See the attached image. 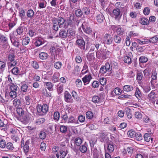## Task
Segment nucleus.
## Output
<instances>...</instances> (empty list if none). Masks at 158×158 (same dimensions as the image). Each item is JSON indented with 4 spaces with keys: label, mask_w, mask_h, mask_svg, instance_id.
<instances>
[{
    "label": "nucleus",
    "mask_w": 158,
    "mask_h": 158,
    "mask_svg": "<svg viewBox=\"0 0 158 158\" xmlns=\"http://www.w3.org/2000/svg\"><path fill=\"white\" fill-rule=\"evenodd\" d=\"M158 40V35H156L153 37L149 40V42L150 43H155Z\"/></svg>",
    "instance_id": "3c124183"
},
{
    "label": "nucleus",
    "mask_w": 158,
    "mask_h": 158,
    "mask_svg": "<svg viewBox=\"0 0 158 158\" xmlns=\"http://www.w3.org/2000/svg\"><path fill=\"white\" fill-rule=\"evenodd\" d=\"M6 93H5L4 97L6 99H5L4 96L3 95L0 94V103L4 105L6 104L8 102V98L6 99Z\"/></svg>",
    "instance_id": "dca6fc26"
},
{
    "label": "nucleus",
    "mask_w": 158,
    "mask_h": 158,
    "mask_svg": "<svg viewBox=\"0 0 158 158\" xmlns=\"http://www.w3.org/2000/svg\"><path fill=\"white\" fill-rule=\"evenodd\" d=\"M114 150V145L111 143L108 144L107 150L109 152H113Z\"/></svg>",
    "instance_id": "e433bc0d"
},
{
    "label": "nucleus",
    "mask_w": 158,
    "mask_h": 158,
    "mask_svg": "<svg viewBox=\"0 0 158 158\" xmlns=\"http://www.w3.org/2000/svg\"><path fill=\"white\" fill-rule=\"evenodd\" d=\"M59 77V73H55L52 77V81L54 83L57 82L58 81Z\"/></svg>",
    "instance_id": "7c9ffc66"
},
{
    "label": "nucleus",
    "mask_w": 158,
    "mask_h": 158,
    "mask_svg": "<svg viewBox=\"0 0 158 158\" xmlns=\"http://www.w3.org/2000/svg\"><path fill=\"white\" fill-rule=\"evenodd\" d=\"M110 52L108 50L103 51L102 53V58L106 59L109 57Z\"/></svg>",
    "instance_id": "2f4dec72"
},
{
    "label": "nucleus",
    "mask_w": 158,
    "mask_h": 158,
    "mask_svg": "<svg viewBox=\"0 0 158 158\" xmlns=\"http://www.w3.org/2000/svg\"><path fill=\"white\" fill-rule=\"evenodd\" d=\"M10 72L13 74L15 75H20L19 74L20 70L19 68L17 67H14L10 70Z\"/></svg>",
    "instance_id": "6ab92c4d"
},
{
    "label": "nucleus",
    "mask_w": 158,
    "mask_h": 158,
    "mask_svg": "<svg viewBox=\"0 0 158 158\" xmlns=\"http://www.w3.org/2000/svg\"><path fill=\"white\" fill-rule=\"evenodd\" d=\"M156 96L155 93L154 91H152L148 95V98L149 100L152 102H154L155 101Z\"/></svg>",
    "instance_id": "b1692460"
},
{
    "label": "nucleus",
    "mask_w": 158,
    "mask_h": 158,
    "mask_svg": "<svg viewBox=\"0 0 158 158\" xmlns=\"http://www.w3.org/2000/svg\"><path fill=\"white\" fill-rule=\"evenodd\" d=\"M135 139L138 141H140L143 139L142 135L140 132L135 133Z\"/></svg>",
    "instance_id": "09e8293b"
},
{
    "label": "nucleus",
    "mask_w": 158,
    "mask_h": 158,
    "mask_svg": "<svg viewBox=\"0 0 158 158\" xmlns=\"http://www.w3.org/2000/svg\"><path fill=\"white\" fill-rule=\"evenodd\" d=\"M92 101L95 103H98L100 101V98L97 96H94L92 98Z\"/></svg>",
    "instance_id": "0e129e2a"
},
{
    "label": "nucleus",
    "mask_w": 158,
    "mask_h": 158,
    "mask_svg": "<svg viewBox=\"0 0 158 158\" xmlns=\"http://www.w3.org/2000/svg\"><path fill=\"white\" fill-rule=\"evenodd\" d=\"M52 29L55 30V31H57L59 30V25L57 23V22L55 20V19L52 20Z\"/></svg>",
    "instance_id": "5701e85b"
},
{
    "label": "nucleus",
    "mask_w": 158,
    "mask_h": 158,
    "mask_svg": "<svg viewBox=\"0 0 158 158\" xmlns=\"http://www.w3.org/2000/svg\"><path fill=\"white\" fill-rule=\"evenodd\" d=\"M13 105L16 107L20 106L21 101L19 99L15 98L13 101Z\"/></svg>",
    "instance_id": "a19ab883"
},
{
    "label": "nucleus",
    "mask_w": 158,
    "mask_h": 158,
    "mask_svg": "<svg viewBox=\"0 0 158 158\" xmlns=\"http://www.w3.org/2000/svg\"><path fill=\"white\" fill-rule=\"evenodd\" d=\"M31 64L33 68L35 69H38L39 68L38 63L36 61H32Z\"/></svg>",
    "instance_id": "774afa93"
},
{
    "label": "nucleus",
    "mask_w": 158,
    "mask_h": 158,
    "mask_svg": "<svg viewBox=\"0 0 158 158\" xmlns=\"http://www.w3.org/2000/svg\"><path fill=\"white\" fill-rule=\"evenodd\" d=\"M28 88V86L27 85L25 84H22L21 87V89L23 92H26L27 91Z\"/></svg>",
    "instance_id": "49530a36"
},
{
    "label": "nucleus",
    "mask_w": 158,
    "mask_h": 158,
    "mask_svg": "<svg viewBox=\"0 0 158 158\" xmlns=\"http://www.w3.org/2000/svg\"><path fill=\"white\" fill-rule=\"evenodd\" d=\"M135 132L133 130H129L127 132V135L130 138L135 137Z\"/></svg>",
    "instance_id": "72a5a7b5"
},
{
    "label": "nucleus",
    "mask_w": 158,
    "mask_h": 158,
    "mask_svg": "<svg viewBox=\"0 0 158 158\" xmlns=\"http://www.w3.org/2000/svg\"><path fill=\"white\" fill-rule=\"evenodd\" d=\"M76 45L81 50H85V42L82 37H81L77 39L76 41Z\"/></svg>",
    "instance_id": "39448f33"
},
{
    "label": "nucleus",
    "mask_w": 158,
    "mask_h": 158,
    "mask_svg": "<svg viewBox=\"0 0 158 158\" xmlns=\"http://www.w3.org/2000/svg\"><path fill=\"white\" fill-rule=\"evenodd\" d=\"M68 37L70 38L73 39L75 36L76 32L71 28H69L67 30Z\"/></svg>",
    "instance_id": "2eb2a0df"
},
{
    "label": "nucleus",
    "mask_w": 158,
    "mask_h": 158,
    "mask_svg": "<svg viewBox=\"0 0 158 158\" xmlns=\"http://www.w3.org/2000/svg\"><path fill=\"white\" fill-rule=\"evenodd\" d=\"M133 89V88L132 85H125L123 87V90L127 92L131 91Z\"/></svg>",
    "instance_id": "c9c22d12"
},
{
    "label": "nucleus",
    "mask_w": 158,
    "mask_h": 158,
    "mask_svg": "<svg viewBox=\"0 0 158 158\" xmlns=\"http://www.w3.org/2000/svg\"><path fill=\"white\" fill-rule=\"evenodd\" d=\"M135 95L138 99L140 100L141 99L142 97V95L141 92L140 90L138 87H136V88Z\"/></svg>",
    "instance_id": "a211bd4d"
},
{
    "label": "nucleus",
    "mask_w": 158,
    "mask_h": 158,
    "mask_svg": "<svg viewBox=\"0 0 158 158\" xmlns=\"http://www.w3.org/2000/svg\"><path fill=\"white\" fill-rule=\"evenodd\" d=\"M35 41L34 43V44L36 47H38L44 43V39L41 37H37L35 39Z\"/></svg>",
    "instance_id": "4468645a"
},
{
    "label": "nucleus",
    "mask_w": 158,
    "mask_h": 158,
    "mask_svg": "<svg viewBox=\"0 0 158 158\" xmlns=\"http://www.w3.org/2000/svg\"><path fill=\"white\" fill-rule=\"evenodd\" d=\"M18 63V62L15 60L12 61H8L7 63V64L9 69L11 68L12 67H15Z\"/></svg>",
    "instance_id": "aec40b11"
},
{
    "label": "nucleus",
    "mask_w": 158,
    "mask_h": 158,
    "mask_svg": "<svg viewBox=\"0 0 158 158\" xmlns=\"http://www.w3.org/2000/svg\"><path fill=\"white\" fill-rule=\"evenodd\" d=\"M140 62L143 63H145L148 61V58L145 56H141L139 59Z\"/></svg>",
    "instance_id": "603ef678"
},
{
    "label": "nucleus",
    "mask_w": 158,
    "mask_h": 158,
    "mask_svg": "<svg viewBox=\"0 0 158 158\" xmlns=\"http://www.w3.org/2000/svg\"><path fill=\"white\" fill-rule=\"evenodd\" d=\"M123 60L126 63L130 64L131 62V58L128 56H125L123 58Z\"/></svg>",
    "instance_id": "4d7b16f0"
},
{
    "label": "nucleus",
    "mask_w": 158,
    "mask_h": 158,
    "mask_svg": "<svg viewBox=\"0 0 158 158\" xmlns=\"http://www.w3.org/2000/svg\"><path fill=\"white\" fill-rule=\"evenodd\" d=\"M6 142L5 140L1 139L0 141V147L2 148H4L6 146Z\"/></svg>",
    "instance_id": "338daca9"
},
{
    "label": "nucleus",
    "mask_w": 158,
    "mask_h": 158,
    "mask_svg": "<svg viewBox=\"0 0 158 158\" xmlns=\"http://www.w3.org/2000/svg\"><path fill=\"white\" fill-rule=\"evenodd\" d=\"M82 143V139L79 137L76 138L74 140V144L76 146H80Z\"/></svg>",
    "instance_id": "c85d7f7f"
},
{
    "label": "nucleus",
    "mask_w": 158,
    "mask_h": 158,
    "mask_svg": "<svg viewBox=\"0 0 158 158\" xmlns=\"http://www.w3.org/2000/svg\"><path fill=\"white\" fill-rule=\"evenodd\" d=\"M86 23L85 22L83 23L82 24L81 27L85 33L88 35H92L93 33L92 30L91 28L87 26Z\"/></svg>",
    "instance_id": "0eeeda50"
},
{
    "label": "nucleus",
    "mask_w": 158,
    "mask_h": 158,
    "mask_svg": "<svg viewBox=\"0 0 158 158\" xmlns=\"http://www.w3.org/2000/svg\"><path fill=\"white\" fill-rule=\"evenodd\" d=\"M140 23L144 25H148L149 24V21L148 19L146 18H142L140 20Z\"/></svg>",
    "instance_id": "ea45409f"
},
{
    "label": "nucleus",
    "mask_w": 158,
    "mask_h": 158,
    "mask_svg": "<svg viewBox=\"0 0 158 158\" xmlns=\"http://www.w3.org/2000/svg\"><path fill=\"white\" fill-rule=\"evenodd\" d=\"M54 119L58 121L60 118V114L59 113L58 111H56L53 114Z\"/></svg>",
    "instance_id": "864d4df0"
},
{
    "label": "nucleus",
    "mask_w": 158,
    "mask_h": 158,
    "mask_svg": "<svg viewBox=\"0 0 158 158\" xmlns=\"http://www.w3.org/2000/svg\"><path fill=\"white\" fill-rule=\"evenodd\" d=\"M87 145L86 143L80 146L79 147L80 151L82 153H86L87 150Z\"/></svg>",
    "instance_id": "4be33fe9"
},
{
    "label": "nucleus",
    "mask_w": 158,
    "mask_h": 158,
    "mask_svg": "<svg viewBox=\"0 0 158 158\" xmlns=\"http://www.w3.org/2000/svg\"><path fill=\"white\" fill-rule=\"evenodd\" d=\"M75 14L77 17H80L83 15V12L81 10L78 9L76 10Z\"/></svg>",
    "instance_id": "e2e57ef3"
},
{
    "label": "nucleus",
    "mask_w": 158,
    "mask_h": 158,
    "mask_svg": "<svg viewBox=\"0 0 158 158\" xmlns=\"http://www.w3.org/2000/svg\"><path fill=\"white\" fill-rule=\"evenodd\" d=\"M9 86L10 91H17L18 86L16 84L14 83H10Z\"/></svg>",
    "instance_id": "473e14b6"
},
{
    "label": "nucleus",
    "mask_w": 158,
    "mask_h": 158,
    "mask_svg": "<svg viewBox=\"0 0 158 158\" xmlns=\"http://www.w3.org/2000/svg\"><path fill=\"white\" fill-rule=\"evenodd\" d=\"M15 52L13 50L10 51V53L8 55V61H11L15 60Z\"/></svg>",
    "instance_id": "412c9836"
},
{
    "label": "nucleus",
    "mask_w": 158,
    "mask_h": 158,
    "mask_svg": "<svg viewBox=\"0 0 158 158\" xmlns=\"http://www.w3.org/2000/svg\"><path fill=\"white\" fill-rule=\"evenodd\" d=\"M60 131L62 133H65L67 130V128L66 126L64 125L60 126Z\"/></svg>",
    "instance_id": "680f3d73"
},
{
    "label": "nucleus",
    "mask_w": 158,
    "mask_h": 158,
    "mask_svg": "<svg viewBox=\"0 0 158 158\" xmlns=\"http://www.w3.org/2000/svg\"><path fill=\"white\" fill-rule=\"evenodd\" d=\"M94 115L93 113L91 111H89L86 112V116L87 118L91 119Z\"/></svg>",
    "instance_id": "052dcab7"
},
{
    "label": "nucleus",
    "mask_w": 158,
    "mask_h": 158,
    "mask_svg": "<svg viewBox=\"0 0 158 158\" xmlns=\"http://www.w3.org/2000/svg\"><path fill=\"white\" fill-rule=\"evenodd\" d=\"M143 78V74L141 72H138L137 74L136 79L139 83L140 84L142 82Z\"/></svg>",
    "instance_id": "a878e982"
},
{
    "label": "nucleus",
    "mask_w": 158,
    "mask_h": 158,
    "mask_svg": "<svg viewBox=\"0 0 158 158\" xmlns=\"http://www.w3.org/2000/svg\"><path fill=\"white\" fill-rule=\"evenodd\" d=\"M48 56V55L45 52H41L39 55V57L43 60L47 59Z\"/></svg>",
    "instance_id": "4c0bfd02"
},
{
    "label": "nucleus",
    "mask_w": 158,
    "mask_h": 158,
    "mask_svg": "<svg viewBox=\"0 0 158 158\" xmlns=\"http://www.w3.org/2000/svg\"><path fill=\"white\" fill-rule=\"evenodd\" d=\"M114 40L116 43L119 44L121 41L122 37L119 35H116L114 37Z\"/></svg>",
    "instance_id": "f704fd0d"
},
{
    "label": "nucleus",
    "mask_w": 158,
    "mask_h": 158,
    "mask_svg": "<svg viewBox=\"0 0 158 158\" xmlns=\"http://www.w3.org/2000/svg\"><path fill=\"white\" fill-rule=\"evenodd\" d=\"M45 85L47 86L48 89L50 91H52L53 87L52 84L51 82H45Z\"/></svg>",
    "instance_id": "37998d69"
},
{
    "label": "nucleus",
    "mask_w": 158,
    "mask_h": 158,
    "mask_svg": "<svg viewBox=\"0 0 158 158\" xmlns=\"http://www.w3.org/2000/svg\"><path fill=\"white\" fill-rule=\"evenodd\" d=\"M92 77L90 74L85 75L82 79V81L85 85H86L89 83Z\"/></svg>",
    "instance_id": "9d476101"
},
{
    "label": "nucleus",
    "mask_w": 158,
    "mask_h": 158,
    "mask_svg": "<svg viewBox=\"0 0 158 158\" xmlns=\"http://www.w3.org/2000/svg\"><path fill=\"white\" fill-rule=\"evenodd\" d=\"M68 118L67 114L66 112H64V114H61L60 116V118L61 119L60 123H68Z\"/></svg>",
    "instance_id": "ddd939ff"
},
{
    "label": "nucleus",
    "mask_w": 158,
    "mask_h": 158,
    "mask_svg": "<svg viewBox=\"0 0 158 158\" xmlns=\"http://www.w3.org/2000/svg\"><path fill=\"white\" fill-rule=\"evenodd\" d=\"M102 42L105 45H110L113 43V38L109 34H106L103 37Z\"/></svg>",
    "instance_id": "7ed1b4c3"
},
{
    "label": "nucleus",
    "mask_w": 158,
    "mask_h": 158,
    "mask_svg": "<svg viewBox=\"0 0 158 158\" xmlns=\"http://www.w3.org/2000/svg\"><path fill=\"white\" fill-rule=\"evenodd\" d=\"M68 148L66 147H63L61 148L59 153H57L56 155L57 158H64L65 157L67 154L68 153Z\"/></svg>",
    "instance_id": "20e7f679"
},
{
    "label": "nucleus",
    "mask_w": 158,
    "mask_h": 158,
    "mask_svg": "<svg viewBox=\"0 0 158 158\" xmlns=\"http://www.w3.org/2000/svg\"><path fill=\"white\" fill-rule=\"evenodd\" d=\"M60 37L62 39H65L68 36L67 31L65 30H61L59 33Z\"/></svg>",
    "instance_id": "f3484780"
},
{
    "label": "nucleus",
    "mask_w": 158,
    "mask_h": 158,
    "mask_svg": "<svg viewBox=\"0 0 158 158\" xmlns=\"http://www.w3.org/2000/svg\"><path fill=\"white\" fill-rule=\"evenodd\" d=\"M8 39L4 35L0 33V40L3 43H7Z\"/></svg>",
    "instance_id": "5fc2aeb1"
},
{
    "label": "nucleus",
    "mask_w": 158,
    "mask_h": 158,
    "mask_svg": "<svg viewBox=\"0 0 158 158\" xmlns=\"http://www.w3.org/2000/svg\"><path fill=\"white\" fill-rule=\"evenodd\" d=\"M153 134L152 132L149 133H145L143 135V138L144 140L147 142L150 141L152 142V141L153 138L151 136V135Z\"/></svg>",
    "instance_id": "f8f14e48"
},
{
    "label": "nucleus",
    "mask_w": 158,
    "mask_h": 158,
    "mask_svg": "<svg viewBox=\"0 0 158 158\" xmlns=\"http://www.w3.org/2000/svg\"><path fill=\"white\" fill-rule=\"evenodd\" d=\"M37 111L39 114L42 115L46 114L48 111V107L47 104H44L43 106L38 105L37 106Z\"/></svg>",
    "instance_id": "f257e3e1"
},
{
    "label": "nucleus",
    "mask_w": 158,
    "mask_h": 158,
    "mask_svg": "<svg viewBox=\"0 0 158 158\" xmlns=\"http://www.w3.org/2000/svg\"><path fill=\"white\" fill-rule=\"evenodd\" d=\"M73 20L75 21L74 17L72 15H71L66 20L67 22L66 25L68 27V26L73 27L75 25V23L73 22Z\"/></svg>",
    "instance_id": "9b49d317"
},
{
    "label": "nucleus",
    "mask_w": 158,
    "mask_h": 158,
    "mask_svg": "<svg viewBox=\"0 0 158 158\" xmlns=\"http://www.w3.org/2000/svg\"><path fill=\"white\" fill-rule=\"evenodd\" d=\"M16 111L17 113L20 116H23V115L24 111L22 108H18Z\"/></svg>",
    "instance_id": "de8ad7c7"
},
{
    "label": "nucleus",
    "mask_w": 158,
    "mask_h": 158,
    "mask_svg": "<svg viewBox=\"0 0 158 158\" xmlns=\"http://www.w3.org/2000/svg\"><path fill=\"white\" fill-rule=\"evenodd\" d=\"M113 17L117 20H119L121 18L122 14L119 8L114 9L112 12Z\"/></svg>",
    "instance_id": "423d86ee"
},
{
    "label": "nucleus",
    "mask_w": 158,
    "mask_h": 158,
    "mask_svg": "<svg viewBox=\"0 0 158 158\" xmlns=\"http://www.w3.org/2000/svg\"><path fill=\"white\" fill-rule=\"evenodd\" d=\"M63 85L61 84H59L57 86V89L58 94H61L63 89Z\"/></svg>",
    "instance_id": "bf43d9fd"
},
{
    "label": "nucleus",
    "mask_w": 158,
    "mask_h": 158,
    "mask_svg": "<svg viewBox=\"0 0 158 158\" xmlns=\"http://www.w3.org/2000/svg\"><path fill=\"white\" fill-rule=\"evenodd\" d=\"M17 91H10L9 93L10 96L11 98H15L17 95Z\"/></svg>",
    "instance_id": "13d9d810"
},
{
    "label": "nucleus",
    "mask_w": 158,
    "mask_h": 158,
    "mask_svg": "<svg viewBox=\"0 0 158 158\" xmlns=\"http://www.w3.org/2000/svg\"><path fill=\"white\" fill-rule=\"evenodd\" d=\"M19 16L22 20L25 21L26 20L25 13L23 9L20 10Z\"/></svg>",
    "instance_id": "cd10ccee"
},
{
    "label": "nucleus",
    "mask_w": 158,
    "mask_h": 158,
    "mask_svg": "<svg viewBox=\"0 0 158 158\" xmlns=\"http://www.w3.org/2000/svg\"><path fill=\"white\" fill-rule=\"evenodd\" d=\"M54 19L58 22L57 23L59 25L60 28L63 27L64 28L66 29L68 27L66 23V20L64 18L61 16H58L57 18H54Z\"/></svg>",
    "instance_id": "f03ea898"
},
{
    "label": "nucleus",
    "mask_w": 158,
    "mask_h": 158,
    "mask_svg": "<svg viewBox=\"0 0 158 158\" xmlns=\"http://www.w3.org/2000/svg\"><path fill=\"white\" fill-rule=\"evenodd\" d=\"M30 42V38L28 37H25L22 40V44L23 45H26L28 44Z\"/></svg>",
    "instance_id": "79ce46f5"
},
{
    "label": "nucleus",
    "mask_w": 158,
    "mask_h": 158,
    "mask_svg": "<svg viewBox=\"0 0 158 158\" xmlns=\"http://www.w3.org/2000/svg\"><path fill=\"white\" fill-rule=\"evenodd\" d=\"M42 94L44 95V96L48 98H50L51 97V94L49 92H48L46 89H43L42 90Z\"/></svg>",
    "instance_id": "58836bf2"
},
{
    "label": "nucleus",
    "mask_w": 158,
    "mask_h": 158,
    "mask_svg": "<svg viewBox=\"0 0 158 158\" xmlns=\"http://www.w3.org/2000/svg\"><path fill=\"white\" fill-rule=\"evenodd\" d=\"M29 142L28 141H27L25 143L23 147V149L24 152L25 153H27L29 151V147L28 145Z\"/></svg>",
    "instance_id": "c03bdc74"
},
{
    "label": "nucleus",
    "mask_w": 158,
    "mask_h": 158,
    "mask_svg": "<svg viewBox=\"0 0 158 158\" xmlns=\"http://www.w3.org/2000/svg\"><path fill=\"white\" fill-rule=\"evenodd\" d=\"M34 14V12L31 9L28 10L27 13V17L30 18H32Z\"/></svg>",
    "instance_id": "8fccbe9b"
},
{
    "label": "nucleus",
    "mask_w": 158,
    "mask_h": 158,
    "mask_svg": "<svg viewBox=\"0 0 158 158\" xmlns=\"http://www.w3.org/2000/svg\"><path fill=\"white\" fill-rule=\"evenodd\" d=\"M45 121V119L44 118H40L36 120L35 123L37 125H39L43 123Z\"/></svg>",
    "instance_id": "6e6d98bb"
},
{
    "label": "nucleus",
    "mask_w": 158,
    "mask_h": 158,
    "mask_svg": "<svg viewBox=\"0 0 158 158\" xmlns=\"http://www.w3.org/2000/svg\"><path fill=\"white\" fill-rule=\"evenodd\" d=\"M125 112L127 118L130 119L132 117V115L131 113V111L130 109L128 108H126L125 109Z\"/></svg>",
    "instance_id": "bb28decb"
},
{
    "label": "nucleus",
    "mask_w": 158,
    "mask_h": 158,
    "mask_svg": "<svg viewBox=\"0 0 158 158\" xmlns=\"http://www.w3.org/2000/svg\"><path fill=\"white\" fill-rule=\"evenodd\" d=\"M64 100L65 102L69 103H72L73 100L70 94L67 91H65L64 93Z\"/></svg>",
    "instance_id": "6e6552de"
},
{
    "label": "nucleus",
    "mask_w": 158,
    "mask_h": 158,
    "mask_svg": "<svg viewBox=\"0 0 158 158\" xmlns=\"http://www.w3.org/2000/svg\"><path fill=\"white\" fill-rule=\"evenodd\" d=\"M96 18L97 21L99 23H102L105 19L104 16L101 13L98 15Z\"/></svg>",
    "instance_id": "393cba45"
},
{
    "label": "nucleus",
    "mask_w": 158,
    "mask_h": 158,
    "mask_svg": "<svg viewBox=\"0 0 158 158\" xmlns=\"http://www.w3.org/2000/svg\"><path fill=\"white\" fill-rule=\"evenodd\" d=\"M110 28L114 31H115L118 35L119 34L121 35L123 34V30L120 26L111 25V26Z\"/></svg>",
    "instance_id": "1a4fd4ad"
},
{
    "label": "nucleus",
    "mask_w": 158,
    "mask_h": 158,
    "mask_svg": "<svg viewBox=\"0 0 158 158\" xmlns=\"http://www.w3.org/2000/svg\"><path fill=\"white\" fill-rule=\"evenodd\" d=\"M6 66V62L0 60V69L4 71Z\"/></svg>",
    "instance_id": "69168bd1"
},
{
    "label": "nucleus",
    "mask_w": 158,
    "mask_h": 158,
    "mask_svg": "<svg viewBox=\"0 0 158 158\" xmlns=\"http://www.w3.org/2000/svg\"><path fill=\"white\" fill-rule=\"evenodd\" d=\"M104 66L107 71H110L112 70V66L110 63L107 62Z\"/></svg>",
    "instance_id": "a18cd8bd"
},
{
    "label": "nucleus",
    "mask_w": 158,
    "mask_h": 158,
    "mask_svg": "<svg viewBox=\"0 0 158 158\" xmlns=\"http://www.w3.org/2000/svg\"><path fill=\"white\" fill-rule=\"evenodd\" d=\"M95 55L94 52H89L87 56V59L88 60L90 61L94 59L95 58Z\"/></svg>",
    "instance_id": "c756f323"
}]
</instances>
